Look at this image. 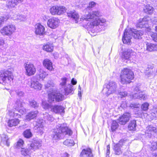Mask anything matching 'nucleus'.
Listing matches in <instances>:
<instances>
[{"mask_svg": "<svg viewBox=\"0 0 157 157\" xmlns=\"http://www.w3.org/2000/svg\"><path fill=\"white\" fill-rule=\"evenodd\" d=\"M31 83L30 86L31 88L37 90L41 89L42 85L37 81L36 77H34L31 78Z\"/></svg>", "mask_w": 157, "mask_h": 157, "instance_id": "20", "label": "nucleus"}, {"mask_svg": "<svg viewBox=\"0 0 157 157\" xmlns=\"http://www.w3.org/2000/svg\"><path fill=\"white\" fill-rule=\"evenodd\" d=\"M73 86L70 84H68L66 87L61 90L62 93L65 95H67L70 94H73L74 89Z\"/></svg>", "mask_w": 157, "mask_h": 157, "instance_id": "23", "label": "nucleus"}, {"mask_svg": "<svg viewBox=\"0 0 157 157\" xmlns=\"http://www.w3.org/2000/svg\"><path fill=\"white\" fill-rule=\"evenodd\" d=\"M149 104L147 102H145L142 104L141 106V109L144 111H146L148 110V106Z\"/></svg>", "mask_w": 157, "mask_h": 157, "instance_id": "49", "label": "nucleus"}, {"mask_svg": "<svg viewBox=\"0 0 157 157\" xmlns=\"http://www.w3.org/2000/svg\"><path fill=\"white\" fill-rule=\"evenodd\" d=\"M72 131L65 123L57 124L56 127L53 130L51 137L53 140L63 139L67 135L70 136L72 134Z\"/></svg>", "mask_w": 157, "mask_h": 157, "instance_id": "2", "label": "nucleus"}, {"mask_svg": "<svg viewBox=\"0 0 157 157\" xmlns=\"http://www.w3.org/2000/svg\"><path fill=\"white\" fill-rule=\"evenodd\" d=\"M17 95L19 96H23L24 95V93L21 91H18L17 92Z\"/></svg>", "mask_w": 157, "mask_h": 157, "instance_id": "60", "label": "nucleus"}, {"mask_svg": "<svg viewBox=\"0 0 157 157\" xmlns=\"http://www.w3.org/2000/svg\"><path fill=\"white\" fill-rule=\"evenodd\" d=\"M13 18L14 20H18L20 21H24L26 19V16L19 14L17 15H14Z\"/></svg>", "mask_w": 157, "mask_h": 157, "instance_id": "35", "label": "nucleus"}, {"mask_svg": "<svg viewBox=\"0 0 157 157\" xmlns=\"http://www.w3.org/2000/svg\"><path fill=\"white\" fill-rule=\"evenodd\" d=\"M78 95L79 97H80V98H81V91L79 90H78Z\"/></svg>", "mask_w": 157, "mask_h": 157, "instance_id": "64", "label": "nucleus"}, {"mask_svg": "<svg viewBox=\"0 0 157 157\" xmlns=\"http://www.w3.org/2000/svg\"><path fill=\"white\" fill-rule=\"evenodd\" d=\"M131 114L128 113H125L120 117L118 119L119 123L121 124H124L129 120Z\"/></svg>", "mask_w": 157, "mask_h": 157, "instance_id": "21", "label": "nucleus"}, {"mask_svg": "<svg viewBox=\"0 0 157 157\" xmlns=\"http://www.w3.org/2000/svg\"><path fill=\"white\" fill-rule=\"evenodd\" d=\"M43 49L47 52H51L53 50V47L52 44L48 43L44 45Z\"/></svg>", "mask_w": 157, "mask_h": 157, "instance_id": "33", "label": "nucleus"}, {"mask_svg": "<svg viewBox=\"0 0 157 157\" xmlns=\"http://www.w3.org/2000/svg\"><path fill=\"white\" fill-rule=\"evenodd\" d=\"M67 81V78L66 77H63L61 78V82L59 84L60 89L62 90L65 87H66V83Z\"/></svg>", "mask_w": 157, "mask_h": 157, "instance_id": "37", "label": "nucleus"}, {"mask_svg": "<svg viewBox=\"0 0 157 157\" xmlns=\"http://www.w3.org/2000/svg\"><path fill=\"white\" fill-rule=\"evenodd\" d=\"M44 118L48 121H52L53 120V117L52 115H49L48 113L46 112L43 114Z\"/></svg>", "mask_w": 157, "mask_h": 157, "instance_id": "44", "label": "nucleus"}, {"mask_svg": "<svg viewBox=\"0 0 157 157\" xmlns=\"http://www.w3.org/2000/svg\"><path fill=\"white\" fill-rule=\"evenodd\" d=\"M71 82L72 85H75L76 84L77 82L75 79L73 78L71 80Z\"/></svg>", "mask_w": 157, "mask_h": 157, "instance_id": "59", "label": "nucleus"}, {"mask_svg": "<svg viewBox=\"0 0 157 157\" xmlns=\"http://www.w3.org/2000/svg\"><path fill=\"white\" fill-rule=\"evenodd\" d=\"M149 149L152 151H154L157 150V141H153L151 143V144L149 145Z\"/></svg>", "mask_w": 157, "mask_h": 157, "instance_id": "39", "label": "nucleus"}, {"mask_svg": "<svg viewBox=\"0 0 157 157\" xmlns=\"http://www.w3.org/2000/svg\"><path fill=\"white\" fill-rule=\"evenodd\" d=\"M125 142L123 140H121L113 146V149L115 154L116 155H120L122 153L121 147L124 144Z\"/></svg>", "mask_w": 157, "mask_h": 157, "instance_id": "18", "label": "nucleus"}, {"mask_svg": "<svg viewBox=\"0 0 157 157\" xmlns=\"http://www.w3.org/2000/svg\"><path fill=\"white\" fill-rule=\"evenodd\" d=\"M151 114L153 117H157V109L154 110Z\"/></svg>", "mask_w": 157, "mask_h": 157, "instance_id": "57", "label": "nucleus"}, {"mask_svg": "<svg viewBox=\"0 0 157 157\" xmlns=\"http://www.w3.org/2000/svg\"><path fill=\"white\" fill-rule=\"evenodd\" d=\"M136 121L133 120L130 122L128 126L129 130L130 131H135L136 129Z\"/></svg>", "mask_w": 157, "mask_h": 157, "instance_id": "36", "label": "nucleus"}, {"mask_svg": "<svg viewBox=\"0 0 157 157\" xmlns=\"http://www.w3.org/2000/svg\"><path fill=\"white\" fill-rule=\"evenodd\" d=\"M96 4L97 3L93 1L90 2L89 3L88 7L90 8H93L96 6Z\"/></svg>", "mask_w": 157, "mask_h": 157, "instance_id": "52", "label": "nucleus"}, {"mask_svg": "<svg viewBox=\"0 0 157 157\" xmlns=\"http://www.w3.org/2000/svg\"><path fill=\"white\" fill-rule=\"evenodd\" d=\"M53 84H51L50 83L48 82L47 84H45V88H48L50 87L51 90V91H49L50 93H51V92H52V90H54V89L53 88H51V87H52L53 86Z\"/></svg>", "mask_w": 157, "mask_h": 157, "instance_id": "50", "label": "nucleus"}, {"mask_svg": "<svg viewBox=\"0 0 157 157\" xmlns=\"http://www.w3.org/2000/svg\"><path fill=\"white\" fill-rule=\"evenodd\" d=\"M157 132V129L155 127L149 125L146 128L145 136L147 138H151L155 133Z\"/></svg>", "mask_w": 157, "mask_h": 157, "instance_id": "14", "label": "nucleus"}, {"mask_svg": "<svg viewBox=\"0 0 157 157\" xmlns=\"http://www.w3.org/2000/svg\"><path fill=\"white\" fill-rule=\"evenodd\" d=\"M118 93L121 98L125 97L127 95V93L125 91L118 92Z\"/></svg>", "mask_w": 157, "mask_h": 157, "instance_id": "53", "label": "nucleus"}, {"mask_svg": "<svg viewBox=\"0 0 157 157\" xmlns=\"http://www.w3.org/2000/svg\"><path fill=\"white\" fill-rule=\"evenodd\" d=\"M30 106L34 108H37L39 106V104L37 103L36 101L34 100H32L29 101Z\"/></svg>", "mask_w": 157, "mask_h": 157, "instance_id": "45", "label": "nucleus"}, {"mask_svg": "<svg viewBox=\"0 0 157 157\" xmlns=\"http://www.w3.org/2000/svg\"><path fill=\"white\" fill-rule=\"evenodd\" d=\"M120 77L121 82L122 84L129 83L134 78L133 72L130 69L124 68L121 71Z\"/></svg>", "mask_w": 157, "mask_h": 157, "instance_id": "3", "label": "nucleus"}, {"mask_svg": "<svg viewBox=\"0 0 157 157\" xmlns=\"http://www.w3.org/2000/svg\"><path fill=\"white\" fill-rule=\"evenodd\" d=\"M42 141L40 140H35L29 147V149L31 152H33L39 148L42 145Z\"/></svg>", "mask_w": 157, "mask_h": 157, "instance_id": "17", "label": "nucleus"}, {"mask_svg": "<svg viewBox=\"0 0 157 157\" xmlns=\"http://www.w3.org/2000/svg\"><path fill=\"white\" fill-rule=\"evenodd\" d=\"M63 144L67 146H72L74 144V141L72 140L67 139L63 143Z\"/></svg>", "mask_w": 157, "mask_h": 157, "instance_id": "41", "label": "nucleus"}, {"mask_svg": "<svg viewBox=\"0 0 157 157\" xmlns=\"http://www.w3.org/2000/svg\"><path fill=\"white\" fill-rule=\"evenodd\" d=\"M130 107L132 108L139 107V105L136 103H132L130 105Z\"/></svg>", "mask_w": 157, "mask_h": 157, "instance_id": "56", "label": "nucleus"}, {"mask_svg": "<svg viewBox=\"0 0 157 157\" xmlns=\"http://www.w3.org/2000/svg\"><path fill=\"white\" fill-rule=\"evenodd\" d=\"M43 64L44 66L48 70L50 71L53 70L52 63L49 59H44L43 61Z\"/></svg>", "mask_w": 157, "mask_h": 157, "instance_id": "26", "label": "nucleus"}, {"mask_svg": "<svg viewBox=\"0 0 157 157\" xmlns=\"http://www.w3.org/2000/svg\"><path fill=\"white\" fill-rule=\"evenodd\" d=\"M20 122V121L17 119L10 120L9 121L8 123V125L10 127L16 126L18 125Z\"/></svg>", "mask_w": 157, "mask_h": 157, "instance_id": "34", "label": "nucleus"}, {"mask_svg": "<svg viewBox=\"0 0 157 157\" xmlns=\"http://www.w3.org/2000/svg\"><path fill=\"white\" fill-rule=\"evenodd\" d=\"M144 48L148 52L156 51V44L146 42V46H144Z\"/></svg>", "mask_w": 157, "mask_h": 157, "instance_id": "28", "label": "nucleus"}, {"mask_svg": "<svg viewBox=\"0 0 157 157\" xmlns=\"http://www.w3.org/2000/svg\"><path fill=\"white\" fill-rule=\"evenodd\" d=\"M153 157H157V152L153 153L152 154Z\"/></svg>", "mask_w": 157, "mask_h": 157, "instance_id": "63", "label": "nucleus"}, {"mask_svg": "<svg viewBox=\"0 0 157 157\" xmlns=\"http://www.w3.org/2000/svg\"><path fill=\"white\" fill-rule=\"evenodd\" d=\"M7 20L6 18H5L3 16L0 17V27L1 26V25L4 23V21Z\"/></svg>", "mask_w": 157, "mask_h": 157, "instance_id": "54", "label": "nucleus"}, {"mask_svg": "<svg viewBox=\"0 0 157 157\" xmlns=\"http://www.w3.org/2000/svg\"><path fill=\"white\" fill-rule=\"evenodd\" d=\"M59 20L56 17H53L49 19L47 24L48 27L52 29H55L59 25Z\"/></svg>", "mask_w": 157, "mask_h": 157, "instance_id": "19", "label": "nucleus"}, {"mask_svg": "<svg viewBox=\"0 0 157 157\" xmlns=\"http://www.w3.org/2000/svg\"><path fill=\"white\" fill-rule=\"evenodd\" d=\"M25 74L28 76L33 75L36 73V70L34 65L31 63H25Z\"/></svg>", "mask_w": 157, "mask_h": 157, "instance_id": "10", "label": "nucleus"}, {"mask_svg": "<svg viewBox=\"0 0 157 157\" xmlns=\"http://www.w3.org/2000/svg\"><path fill=\"white\" fill-rule=\"evenodd\" d=\"M48 101L52 103L55 100L56 101L59 102L63 101L64 98L63 95L60 93L56 92L55 90H53L52 92L48 93Z\"/></svg>", "mask_w": 157, "mask_h": 157, "instance_id": "5", "label": "nucleus"}, {"mask_svg": "<svg viewBox=\"0 0 157 157\" xmlns=\"http://www.w3.org/2000/svg\"><path fill=\"white\" fill-rule=\"evenodd\" d=\"M38 113L37 110L31 111L26 115L25 119L28 121L33 119L36 117Z\"/></svg>", "mask_w": 157, "mask_h": 157, "instance_id": "25", "label": "nucleus"}, {"mask_svg": "<svg viewBox=\"0 0 157 157\" xmlns=\"http://www.w3.org/2000/svg\"><path fill=\"white\" fill-rule=\"evenodd\" d=\"M14 113L15 112H13L12 110L9 111V114L10 117H13Z\"/></svg>", "mask_w": 157, "mask_h": 157, "instance_id": "61", "label": "nucleus"}, {"mask_svg": "<svg viewBox=\"0 0 157 157\" xmlns=\"http://www.w3.org/2000/svg\"><path fill=\"white\" fill-rule=\"evenodd\" d=\"M64 108L61 105H55L52 106L51 111L56 113L61 114L64 113Z\"/></svg>", "mask_w": 157, "mask_h": 157, "instance_id": "24", "label": "nucleus"}, {"mask_svg": "<svg viewBox=\"0 0 157 157\" xmlns=\"http://www.w3.org/2000/svg\"><path fill=\"white\" fill-rule=\"evenodd\" d=\"M2 138V140L1 142V144H3L6 145L7 146L9 147L10 146V142L8 136L6 135L2 134L1 136Z\"/></svg>", "mask_w": 157, "mask_h": 157, "instance_id": "31", "label": "nucleus"}, {"mask_svg": "<svg viewBox=\"0 0 157 157\" xmlns=\"http://www.w3.org/2000/svg\"><path fill=\"white\" fill-rule=\"evenodd\" d=\"M4 44V40L2 39H0V46L3 45Z\"/></svg>", "mask_w": 157, "mask_h": 157, "instance_id": "62", "label": "nucleus"}, {"mask_svg": "<svg viewBox=\"0 0 157 157\" xmlns=\"http://www.w3.org/2000/svg\"><path fill=\"white\" fill-rule=\"evenodd\" d=\"M44 121L42 119H39L36 121L35 129L36 132L42 135L44 132Z\"/></svg>", "mask_w": 157, "mask_h": 157, "instance_id": "16", "label": "nucleus"}, {"mask_svg": "<svg viewBox=\"0 0 157 157\" xmlns=\"http://www.w3.org/2000/svg\"><path fill=\"white\" fill-rule=\"evenodd\" d=\"M25 103L22 100H17L15 103V107L16 111L15 112L13 117L15 118L20 117L21 115L18 113V112L21 114H23L26 111L25 109L23 107Z\"/></svg>", "mask_w": 157, "mask_h": 157, "instance_id": "6", "label": "nucleus"}, {"mask_svg": "<svg viewBox=\"0 0 157 157\" xmlns=\"http://www.w3.org/2000/svg\"><path fill=\"white\" fill-rule=\"evenodd\" d=\"M28 149L29 150L24 148H22L21 150V154L25 156L28 155L29 153L33 152L31 151L29 149V147H28Z\"/></svg>", "mask_w": 157, "mask_h": 157, "instance_id": "46", "label": "nucleus"}, {"mask_svg": "<svg viewBox=\"0 0 157 157\" xmlns=\"http://www.w3.org/2000/svg\"><path fill=\"white\" fill-rule=\"evenodd\" d=\"M117 85L113 81H109L107 84L104 86V90L105 91V94L108 96L110 94L115 93L116 91Z\"/></svg>", "mask_w": 157, "mask_h": 157, "instance_id": "7", "label": "nucleus"}, {"mask_svg": "<svg viewBox=\"0 0 157 157\" xmlns=\"http://www.w3.org/2000/svg\"><path fill=\"white\" fill-rule=\"evenodd\" d=\"M17 2L16 0H8L6 5L8 8H14L17 5Z\"/></svg>", "mask_w": 157, "mask_h": 157, "instance_id": "32", "label": "nucleus"}, {"mask_svg": "<svg viewBox=\"0 0 157 157\" xmlns=\"http://www.w3.org/2000/svg\"><path fill=\"white\" fill-rule=\"evenodd\" d=\"M152 22L153 24L157 23V17H155L154 18L151 19H150V22Z\"/></svg>", "mask_w": 157, "mask_h": 157, "instance_id": "58", "label": "nucleus"}, {"mask_svg": "<svg viewBox=\"0 0 157 157\" xmlns=\"http://www.w3.org/2000/svg\"><path fill=\"white\" fill-rule=\"evenodd\" d=\"M24 136L26 138H29L32 136V133L31 132L30 129H28L24 132Z\"/></svg>", "mask_w": 157, "mask_h": 157, "instance_id": "43", "label": "nucleus"}, {"mask_svg": "<svg viewBox=\"0 0 157 157\" xmlns=\"http://www.w3.org/2000/svg\"><path fill=\"white\" fill-rule=\"evenodd\" d=\"M12 72L10 70H4L0 71V79L6 83H10L13 79Z\"/></svg>", "mask_w": 157, "mask_h": 157, "instance_id": "4", "label": "nucleus"}, {"mask_svg": "<svg viewBox=\"0 0 157 157\" xmlns=\"http://www.w3.org/2000/svg\"><path fill=\"white\" fill-rule=\"evenodd\" d=\"M101 16V14L98 11H93L82 16L80 20L90 21L87 25L91 29L92 32H99L103 29V23L105 21V20L101 19L100 17Z\"/></svg>", "mask_w": 157, "mask_h": 157, "instance_id": "1", "label": "nucleus"}, {"mask_svg": "<svg viewBox=\"0 0 157 157\" xmlns=\"http://www.w3.org/2000/svg\"><path fill=\"white\" fill-rule=\"evenodd\" d=\"M144 11L147 14H151L152 13L153 8L149 5H147L144 9Z\"/></svg>", "mask_w": 157, "mask_h": 157, "instance_id": "38", "label": "nucleus"}, {"mask_svg": "<svg viewBox=\"0 0 157 157\" xmlns=\"http://www.w3.org/2000/svg\"><path fill=\"white\" fill-rule=\"evenodd\" d=\"M132 33V31H130V30L128 31L127 29H126L125 30L122 39V41L124 44L131 45V39L132 38L131 33Z\"/></svg>", "mask_w": 157, "mask_h": 157, "instance_id": "13", "label": "nucleus"}, {"mask_svg": "<svg viewBox=\"0 0 157 157\" xmlns=\"http://www.w3.org/2000/svg\"><path fill=\"white\" fill-rule=\"evenodd\" d=\"M65 7L62 6L55 5L50 9L51 13L52 15H60L66 11Z\"/></svg>", "mask_w": 157, "mask_h": 157, "instance_id": "8", "label": "nucleus"}, {"mask_svg": "<svg viewBox=\"0 0 157 157\" xmlns=\"http://www.w3.org/2000/svg\"><path fill=\"white\" fill-rule=\"evenodd\" d=\"M35 33L36 35H43L45 34L44 27L40 24H37L35 26Z\"/></svg>", "mask_w": 157, "mask_h": 157, "instance_id": "22", "label": "nucleus"}, {"mask_svg": "<svg viewBox=\"0 0 157 157\" xmlns=\"http://www.w3.org/2000/svg\"><path fill=\"white\" fill-rule=\"evenodd\" d=\"M110 154V147L109 145L107 146L106 157H109V155Z\"/></svg>", "mask_w": 157, "mask_h": 157, "instance_id": "55", "label": "nucleus"}, {"mask_svg": "<svg viewBox=\"0 0 157 157\" xmlns=\"http://www.w3.org/2000/svg\"><path fill=\"white\" fill-rule=\"evenodd\" d=\"M24 141L22 139H20L17 142L16 147L17 148H23Z\"/></svg>", "mask_w": 157, "mask_h": 157, "instance_id": "48", "label": "nucleus"}, {"mask_svg": "<svg viewBox=\"0 0 157 157\" xmlns=\"http://www.w3.org/2000/svg\"><path fill=\"white\" fill-rule=\"evenodd\" d=\"M136 54V52L132 51V49L128 48L123 51L121 58L123 59H128L131 58V55H135Z\"/></svg>", "mask_w": 157, "mask_h": 157, "instance_id": "15", "label": "nucleus"}, {"mask_svg": "<svg viewBox=\"0 0 157 157\" xmlns=\"http://www.w3.org/2000/svg\"><path fill=\"white\" fill-rule=\"evenodd\" d=\"M118 126V123L115 121H113L111 127V130L112 131H115Z\"/></svg>", "mask_w": 157, "mask_h": 157, "instance_id": "47", "label": "nucleus"}, {"mask_svg": "<svg viewBox=\"0 0 157 157\" xmlns=\"http://www.w3.org/2000/svg\"><path fill=\"white\" fill-rule=\"evenodd\" d=\"M151 36L152 40L155 42H157V33H153L151 34Z\"/></svg>", "mask_w": 157, "mask_h": 157, "instance_id": "51", "label": "nucleus"}, {"mask_svg": "<svg viewBox=\"0 0 157 157\" xmlns=\"http://www.w3.org/2000/svg\"><path fill=\"white\" fill-rule=\"evenodd\" d=\"M42 105L43 108L45 109H48L50 108L51 109L53 106L49 104L46 101H42Z\"/></svg>", "mask_w": 157, "mask_h": 157, "instance_id": "40", "label": "nucleus"}, {"mask_svg": "<svg viewBox=\"0 0 157 157\" xmlns=\"http://www.w3.org/2000/svg\"><path fill=\"white\" fill-rule=\"evenodd\" d=\"M16 29L14 25H9L3 27L0 30V33L4 36H10L14 33Z\"/></svg>", "mask_w": 157, "mask_h": 157, "instance_id": "9", "label": "nucleus"}, {"mask_svg": "<svg viewBox=\"0 0 157 157\" xmlns=\"http://www.w3.org/2000/svg\"><path fill=\"white\" fill-rule=\"evenodd\" d=\"M132 31L131 34L134 38L135 39H140L141 38V36L143 35L144 32L142 30H137L135 29H132L130 30Z\"/></svg>", "mask_w": 157, "mask_h": 157, "instance_id": "27", "label": "nucleus"}, {"mask_svg": "<svg viewBox=\"0 0 157 157\" xmlns=\"http://www.w3.org/2000/svg\"><path fill=\"white\" fill-rule=\"evenodd\" d=\"M134 93L133 95V98H137L143 100H145L147 99V95L143 94L142 91H140L138 87H135L134 89Z\"/></svg>", "mask_w": 157, "mask_h": 157, "instance_id": "11", "label": "nucleus"}, {"mask_svg": "<svg viewBox=\"0 0 157 157\" xmlns=\"http://www.w3.org/2000/svg\"><path fill=\"white\" fill-rule=\"evenodd\" d=\"M39 75L40 78V79H43L48 75V74L45 71L43 70L40 69L39 70Z\"/></svg>", "mask_w": 157, "mask_h": 157, "instance_id": "42", "label": "nucleus"}, {"mask_svg": "<svg viewBox=\"0 0 157 157\" xmlns=\"http://www.w3.org/2000/svg\"><path fill=\"white\" fill-rule=\"evenodd\" d=\"M150 23V18L147 16H145L142 19L139 20L137 24V27L140 28H147Z\"/></svg>", "mask_w": 157, "mask_h": 157, "instance_id": "12", "label": "nucleus"}, {"mask_svg": "<svg viewBox=\"0 0 157 157\" xmlns=\"http://www.w3.org/2000/svg\"><path fill=\"white\" fill-rule=\"evenodd\" d=\"M81 157H92L91 150L90 148L84 149L82 151Z\"/></svg>", "mask_w": 157, "mask_h": 157, "instance_id": "29", "label": "nucleus"}, {"mask_svg": "<svg viewBox=\"0 0 157 157\" xmlns=\"http://www.w3.org/2000/svg\"><path fill=\"white\" fill-rule=\"evenodd\" d=\"M67 15L68 17H71L75 20V22L77 23L78 19V15L75 10L70 11L67 13Z\"/></svg>", "mask_w": 157, "mask_h": 157, "instance_id": "30", "label": "nucleus"}]
</instances>
